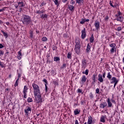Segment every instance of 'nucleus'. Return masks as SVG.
<instances>
[{"label": "nucleus", "mask_w": 124, "mask_h": 124, "mask_svg": "<svg viewBox=\"0 0 124 124\" xmlns=\"http://www.w3.org/2000/svg\"><path fill=\"white\" fill-rule=\"evenodd\" d=\"M0 66H1V67H4V65L3 64V63H2V62H1L0 61Z\"/></svg>", "instance_id": "c03bdc74"}, {"label": "nucleus", "mask_w": 124, "mask_h": 124, "mask_svg": "<svg viewBox=\"0 0 124 124\" xmlns=\"http://www.w3.org/2000/svg\"><path fill=\"white\" fill-rule=\"evenodd\" d=\"M116 20L123 23L124 21V16H122V12L121 11H118V14L115 15Z\"/></svg>", "instance_id": "7ed1b4c3"}, {"label": "nucleus", "mask_w": 124, "mask_h": 124, "mask_svg": "<svg viewBox=\"0 0 124 124\" xmlns=\"http://www.w3.org/2000/svg\"><path fill=\"white\" fill-rule=\"evenodd\" d=\"M47 37H43L42 38V41H43L44 42H45L46 41H47Z\"/></svg>", "instance_id": "4c0bfd02"}, {"label": "nucleus", "mask_w": 124, "mask_h": 124, "mask_svg": "<svg viewBox=\"0 0 124 124\" xmlns=\"http://www.w3.org/2000/svg\"><path fill=\"white\" fill-rule=\"evenodd\" d=\"M17 86H18V82H15V87H17Z\"/></svg>", "instance_id": "13d9d810"}, {"label": "nucleus", "mask_w": 124, "mask_h": 124, "mask_svg": "<svg viewBox=\"0 0 124 124\" xmlns=\"http://www.w3.org/2000/svg\"><path fill=\"white\" fill-rule=\"evenodd\" d=\"M106 73L105 72H104L103 74V75L102 76V77L103 78H105V75H106Z\"/></svg>", "instance_id": "603ef678"}, {"label": "nucleus", "mask_w": 124, "mask_h": 124, "mask_svg": "<svg viewBox=\"0 0 124 124\" xmlns=\"http://www.w3.org/2000/svg\"><path fill=\"white\" fill-rule=\"evenodd\" d=\"M107 106V103L106 102L103 103L102 104H100V108H103V109H104V108Z\"/></svg>", "instance_id": "6ab92c4d"}, {"label": "nucleus", "mask_w": 124, "mask_h": 124, "mask_svg": "<svg viewBox=\"0 0 124 124\" xmlns=\"http://www.w3.org/2000/svg\"><path fill=\"white\" fill-rule=\"evenodd\" d=\"M78 92L79 93H82V90L81 89H78Z\"/></svg>", "instance_id": "864d4df0"}, {"label": "nucleus", "mask_w": 124, "mask_h": 124, "mask_svg": "<svg viewBox=\"0 0 124 124\" xmlns=\"http://www.w3.org/2000/svg\"><path fill=\"white\" fill-rule=\"evenodd\" d=\"M88 124H93V118L91 117V116H89L88 117Z\"/></svg>", "instance_id": "aec40b11"}, {"label": "nucleus", "mask_w": 124, "mask_h": 124, "mask_svg": "<svg viewBox=\"0 0 124 124\" xmlns=\"http://www.w3.org/2000/svg\"><path fill=\"white\" fill-rule=\"evenodd\" d=\"M1 48H3V46L2 44H0V49H1Z\"/></svg>", "instance_id": "bf43d9fd"}, {"label": "nucleus", "mask_w": 124, "mask_h": 124, "mask_svg": "<svg viewBox=\"0 0 124 124\" xmlns=\"http://www.w3.org/2000/svg\"><path fill=\"white\" fill-rule=\"evenodd\" d=\"M33 31L32 30L30 31V37H31V38H32L33 36Z\"/></svg>", "instance_id": "c9c22d12"}, {"label": "nucleus", "mask_w": 124, "mask_h": 124, "mask_svg": "<svg viewBox=\"0 0 124 124\" xmlns=\"http://www.w3.org/2000/svg\"><path fill=\"white\" fill-rule=\"evenodd\" d=\"M45 87H46V91L47 92V85L45 84Z\"/></svg>", "instance_id": "338daca9"}, {"label": "nucleus", "mask_w": 124, "mask_h": 124, "mask_svg": "<svg viewBox=\"0 0 124 124\" xmlns=\"http://www.w3.org/2000/svg\"><path fill=\"white\" fill-rule=\"evenodd\" d=\"M90 19H84V18H81V21H80V24L81 25H83L85 23V22H89Z\"/></svg>", "instance_id": "f3484780"}, {"label": "nucleus", "mask_w": 124, "mask_h": 124, "mask_svg": "<svg viewBox=\"0 0 124 124\" xmlns=\"http://www.w3.org/2000/svg\"><path fill=\"white\" fill-rule=\"evenodd\" d=\"M74 113L75 114V115H78V114H79L80 113V110L78 109H76L74 111Z\"/></svg>", "instance_id": "bb28decb"}, {"label": "nucleus", "mask_w": 124, "mask_h": 124, "mask_svg": "<svg viewBox=\"0 0 124 124\" xmlns=\"http://www.w3.org/2000/svg\"><path fill=\"white\" fill-rule=\"evenodd\" d=\"M6 25H7V26H9V25H10V23L8 22H6Z\"/></svg>", "instance_id": "052dcab7"}, {"label": "nucleus", "mask_w": 124, "mask_h": 124, "mask_svg": "<svg viewBox=\"0 0 124 124\" xmlns=\"http://www.w3.org/2000/svg\"><path fill=\"white\" fill-rule=\"evenodd\" d=\"M89 96L91 99H93V94L92 93H90L89 94Z\"/></svg>", "instance_id": "ea45409f"}, {"label": "nucleus", "mask_w": 124, "mask_h": 124, "mask_svg": "<svg viewBox=\"0 0 124 124\" xmlns=\"http://www.w3.org/2000/svg\"><path fill=\"white\" fill-rule=\"evenodd\" d=\"M27 101L30 103V102H32V98L31 97H29L27 99Z\"/></svg>", "instance_id": "58836bf2"}, {"label": "nucleus", "mask_w": 124, "mask_h": 124, "mask_svg": "<svg viewBox=\"0 0 124 124\" xmlns=\"http://www.w3.org/2000/svg\"><path fill=\"white\" fill-rule=\"evenodd\" d=\"M52 50H53V51H55V50H56V46L53 47H52Z\"/></svg>", "instance_id": "e2e57ef3"}, {"label": "nucleus", "mask_w": 124, "mask_h": 124, "mask_svg": "<svg viewBox=\"0 0 124 124\" xmlns=\"http://www.w3.org/2000/svg\"><path fill=\"white\" fill-rule=\"evenodd\" d=\"M28 90L29 88H28V86H27V85L24 86L23 91L24 98H26L27 97V93H28Z\"/></svg>", "instance_id": "0eeeda50"}, {"label": "nucleus", "mask_w": 124, "mask_h": 124, "mask_svg": "<svg viewBox=\"0 0 124 124\" xmlns=\"http://www.w3.org/2000/svg\"><path fill=\"white\" fill-rule=\"evenodd\" d=\"M22 20L23 24L24 25H29L31 22V18L29 16L23 15Z\"/></svg>", "instance_id": "f257e3e1"}, {"label": "nucleus", "mask_w": 124, "mask_h": 124, "mask_svg": "<svg viewBox=\"0 0 124 124\" xmlns=\"http://www.w3.org/2000/svg\"><path fill=\"white\" fill-rule=\"evenodd\" d=\"M53 1H54L55 5H57V6L60 5V3H59V0H53Z\"/></svg>", "instance_id": "c756f323"}, {"label": "nucleus", "mask_w": 124, "mask_h": 124, "mask_svg": "<svg viewBox=\"0 0 124 124\" xmlns=\"http://www.w3.org/2000/svg\"><path fill=\"white\" fill-rule=\"evenodd\" d=\"M109 46L111 48H115L116 47V45H115V44L112 43V44H110L109 45Z\"/></svg>", "instance_id": "e433bc0d"}, {"label": "nucleus", "mask_w": 124, "mask_h": 124, "mask_svg": "<svg viewBox=\"0 0 124 124\" xmlns=\"http://www.w3.org/2000/svg\"><path fill=\"white\" fill-rule=\"evenodd\" d=\"M81 66L82 68H86V66H87V62H86V59L85 58L82 60Z\"/></svg>", "instance_id": "ddd939ff"}, {"label": "nucleus", "mask_w": 124, "mask_h": 124, "mask_svg": "<svg viewBox=\"0 0 124 124\" xmlns=\"http://www.w3.org/2000/svg\"><path fill=\"white\" fill-rule=\"evenodd\" d=\"M60 57H55L54 58V62H59V61H60Z\"/></svg>", "instance_id": "2f4dec72"}, {"label": "nucleus", "mask_w": 124, "mask_h": 124, "mask_svg": "<svg viewBox=\"0 0 124 124\" xmlns=\"http://www.w3.org/2000/svg\"><path fill=\"white\" fill-rule=\"evenodd\" d=\"M94 26L95 27L96 30H99V28H100L99 25V21H95L94 24Z\"/></svg>", "instance_id": "4468645a"}, {"label": "nucleus", "mask_w": 124, "mask_h": 124, "mask_svg": "<svg viewBox=\"0 0 124 124\" xmlns=\"http://www.w3.org/2000/svg\"><path fill=\"white\" fill-rule=\"evenodd\" d=\"M68 7L70 11H73L74 10V6L71 5H68Z\"/></svg>", "instance_id": "4be33fe9"}, {"label": "nucleus", "mask_w": 124, "mask_h": 124, "mask_svg": "<svg viewBox=\"0 0 124 124\" xmlns=\"http://www.w3.org/2000/svg\"><path fill=\"white\" fill-rule=\"evenodd\" d=\"M91 50V46L89 45V44H88L87 45V48H86V52L87 53H90V51Z\"/></svg>", "instance_id": "5701e85b"}, {"label": "nucleus", "mask_w": 124, "mask_h": 124, "mask_svg": "<svg viewBox=\"0 0 124 124\" xmlns=\"http://www.w3.org/2000/svg\"><path fill=\"white\" fill-rule=\"evenodd\" d=\"M75 124H79V122L78 120H76L75 122Z\"/></svg>", "instance_id": "5fc2aeb1"}, {"label": "nucleus", "mask_w": 124, "mask_h": 124, "mask_svg": "<svg viewBox=\"0 0 124 124\" xmlns=\"http://www.w3.org/2000/svg\"><path fill=\"white\" fill-rule=\"evenodd\" d=\"M43 81L45 83H47V80H46V79H44Z\"/></svg>", "instance_id": "774afa93"}, {"label": "nucleus", "mask_w": 124, "mask_h": 124, "mask_svg": "<svg viewBox=\"0 0 124 124\" xmlns=\"http://www.w3.org/2000/svg\"><path fill=\"white\" fill-rule=\"evenodd\" d=\"M79 41L78 40L77 42V39L75 41L76 46H75V52H76V54L78 55H79L80 54V44Z\"/></svg>", "instance_id": "20e7f679"}, {"label": "nucleus", "mask_w": 124, "mask_h": 124, "mask_svg": "<svg viewBox=\"0 0 124 124\" xmlns=\"http://www.w3.org/2000/svg\"><path fill=\"white\" fill-rule=\"evenodd\" d=\"M94 40V37H93V35L92 34L90 37V42L91 43H93Z\"/></svg>", "instance_id": "cd10ccee"}, {"label": "nucleus", "mask_w": 124, "mask_h": 124, "mask_svg": "<svg viewBox=\"0 0 124 124\" xmlns=\"http://www.w3.org/2000/svg\"><path fill=\"white\" fill-rule=\"evenodd\" d=\"M109 4H110V6H112V7H116V6H117V5H115L114 6L113 5V4L111 2H110Z\"/></svg>", "instance_id": "49530a36"}, {"label": "nucleus", "mask_w": 124, "mask_h": 124, "mask_svg": "<svg viewBox=\"0 0 124 124\" xmlns=\"http://www.w3.org/2000/svg\"><path fill=\"white\" fill-rule=\"evenodd\" d=\"M9 89L8 88H6L5 90V93H9Z\"/></svg>", "instance_id": "a18cd8bd"}, {"label": "nucleus", "mask_w": 124, "mask_h": 124, "mask_svg": "<svg viewBox=\"0 0 124 124\" xmlns=\"http://www.w3.org/2000/svg\"><path fill=\"white\" fill-rule=\"evenodd\" d=\"M116 31H122V27H119L117 28Z\"/></svg>", "instance_id": "79ce46f5"}, {"label": "nucleus", "mask_w": 124, "mask_h": 124, "mask_svg": "<svg viewBox=\"0 0 124 124\" xmlns=\"http://www.w3.org/2000/svg\"><path fill=\"white\" fill-rule=\"evenodd\" d=\"M64 67H66V64L63 63L62 65V68H64Z\"/></svg>", "instance_id": "09e8293b"}, {"label": "nucleus", "mask_w": 124, "mask_h": 124, "mask_svg": "<svg viewBox=\"0 0 124 124\" xmlns=\"http://www.w3.org/2000/svg\"><path fill=\"white\" fill-rule=\"evenodd\" d=\"M63 37H67V34H65V33L64 34H63Z\"/></svg>", "instance_id": "680f3d73"}, {"label": "nucleus", "mask_w": 124, "mask_h": 124, "mask_svg": "<svg viewBox=\"0 0 124 124\" xmlns=\"http://www.w3.org/2000/svg\"><path fill=\"white\" fill-rule=\"evenodd\" d=\"M40 17L41 18V19H44V20H45L46 19V18H47V17H48V16H47V15L45 14V15H40Z\"/></svg>", "instance_id": "b1692460"}, {"label": "nucleus", "mask_w": 124, "mask_h": 124, "mask_svg": "<svg viewBox=\"0 0 124 124\" xmlns=\"http://www.w3.org/2000/svg\"><path fill=\"white\" fill-rule=\"evenodd\" d=\"M107 119V116H106V115H102L100 117V121L101 123H104L106 122Z\"/></svg>", "instance_id": "9d476101"}, {"label": "nucleus", "mask_w": 124, "mask_h": 124, "mask_svg": "<svg viewBox=\"0 0 124 124\" xmlns=\"http://www.w3.org/2000/svg\"><path fill=\"white\" fill-rule=\"evenodd\" d=\"M98 80L100 83H103V78H102V75L99 74L98 75Z\"/></svg>", "instance_id": "2eb2a0df"}, {"label": "nucleus", "mask_w": 124, "mask_h": 124, "mask_svg": "<svg viewBox=\"0 0 124 124\" xmlns=\"http://www.w3.org/2000/svg\"><path fill=\"white\" fill-rule=\"evenodd\" d=\"M108 19H109V16H107L105 18V21H108Z\"/></svg>", "instance_id": "8fccbe9b"}, {"label": "nucleus", "mask_w": 124, "mask_h": 124, "mask_svg": "<svg viewBox=\"0 0 124 124\" xmlns=\"http://www.w3.org/2000/svg\"><path fill=\"white\" fill-rule=\"evenodd\" d=\"M115 50H116L115 47H112V48L110 50V53H114V52H115Z\"/></svg>", "instance_id": "a19ab883"}, {"label": "nucleus", "mask_w": 124, "mask_h": 124, "mask_svg": "<svg viewBox=\"0 0 124 124\" xmlns=\"http://www.w3.org/2000/svg\"><path fill=\"white\" fill-rule=\"evenodd\" d=\"M3 54H4L3 51L2 50H0V56L2 57V56H3Z\"/></svg>", "instance_id": "37998d69"}, {"label": "nucleus", "mask_w": 124, "mask_h": 124, "mask_svg": "<svg viewBox=\"0 0 124 124\" xmlns=\"http://www.w3.org/2000/svg\"><path fill=\"white\" fill-rule=\"evenodd\" d=\"M4 8H3L0 9V12H2V11H4Z\"/></svg>", "instance_id": "4d7b16f0"}, {"label": "nucleus", "mask_w": 124, "mask_h": 124, "mask_svg": "<svg viewBox=\"0 0 124 124\" xmlns=\"http://www.w3.org/2000/svg\"><path fill=\"white\" fill-rule=\"evenodd\" d=\"M17 3L18 5V7H23L24 6V2H23V1L18 2Z\"/></svg>", "instance_id": "393cba45"}, {"label": "nucleus", "mask_w": 124, "mask_h": 124, "mask_svg": "<svg viewBox=\"0 0 124 124\" xmlns=\"http://www.w3.org/2000/svg\"><path fill=\"white\" fill-rule=\"evenodd\" d=\"M36 14H43V13H44V11H43V10H42V11L38 10V11H36Z\"/></svg>", "instance_id": "7c9ffc66"}, {"label": "nucleus", "mask_w": 124, "mask_h": 124, "mask_svg": "<svg viewBox=\"0 0 124 124\" xmlns=\"http://www.w3.org/2000/svg\"><path fill=\"white\" fill-rule=\"evenodd\" d=\"M107 103L108 105V107L109 108H110V107H112V102H111V100H110V98H108L107 99Z\"/></svg>", "instance_id": "dca6fc26"}, {"label": "nucleus", "mask_w": 124, "mask_h": 124, "mask_svg": "<svg viewBox=\"0 0 124 124\" xmlns=\"http://www.w3.org/2000/svg\"><path fill=\"white\" fill-rule=\"evenodd\" d=\"M42 6H43V5H46V3H45V2H43V3H42Z\"/></svg>", "instance_id": "0e129e2a"}, {"label": "nucleus", "mask_w": 124, "mask_h": 124, "mask_svg": "<svg viewBox=\"0 0 124 124\" xmlns=\"http://www.w3.org/2000/svg\"><path fill=\"white\" fill-rule=\"evenodd\" d=\"M35 97L36 98V100L37 101V103H40V102H42V99L41 98V94L40 93L39 95H34Z\"/></svg>", "instance_id": "423d86ee"}, {"label": "nucleus", "mask_w": 124, "mask_h": 124, "mask_svg": "<svg viewBox=\"0 0 124 124\" xmlns=\"http://www.w3.org/2000/svg\"><path fill=\"white\" fill-rule=\"evenodd\" d=\"M72 57V53L68 52V54H67V59L70 60V59H71Z\"/></svg>", "instance_id": "a878e982"}, {"label": "nucleus", "mask_w": 124, "mask_h": 124, "mask_svg": "<svg viewBox=\"0 0 124 124\" xmlns=\"http://www.w3.org/2000/svg\"><path fill=\"white\" fill-rule=\"evenodd\" d=\"M87 36V34L86 33V28H84L83 30L81 31V37L82 39H85Z\"/></svg>", "instance_id": "6e6552de"}, {"label": "nucleus", "mask_w": 124, "mask_h": 124, "mask_svg": "<svg viewBox=\"0 0 124 124\" xmlns=\"http://www.w3.org/2000/svg\"><path fill=\"white\" fill-rule=\"evenodd\" d=\"M110 84H114V83H119V79H117L115 77H112L111 78Z\"/></svg>", "instance_id": "f8f14e48"}, {"label": "nucleus", "mask_w": 124, "mask_h": 124, "mask_svg": "<svg viewBox=\"0 0 124 124\" xmlns=\"http://www.w3.org/2000/svg\"><path fill=\"white\" fill-rule=\"evenodd\" d=\"M87 81V78L86 77V76L83 75L81 77V79L80 82V84L81 85V87H83V85L85 83H86V81Z\"/></svg>", "instance_id": "39448f33"}, {"label": "nucleus", "mask_w": 124, "mask_h": 124, "mask_svg": "<svg viewBox=\"0 0 124 124\" xmlns=\"http://www.w3.org/2000/svg\"><path fill=\"white\" fill-rule=\"evenodd\" d=\"M107 78H108V79H109V80H111V78H112V76L110 74V72H108V73Z\"/></svg>", "instance_id": "72a5a7b5"}, {"label": "nucleus", "mask_w": 124, "mask_h": 124, "mask_svg": "<svg viewBox=\"0 0 124 124\" xmlns=\"http://www.w3.org/2000/svg\"><path fill=\"white\" fill-rule=\"evenodd\" d=\"M32 87L33 90L34 95H39V94L41 93L39 86L35 83H32Z\"/></svg>", "instance_id": "f03ea898"}, {"label": "nucleus", "mask_w": 124, "mask_h": 124, "mask_svg": "<svg viewBox=\"0 0 124 124\" xmlns=\"http://www.w3.org/2000/svg\"><path fill=\"white\" fill-rule=\"evenodd\" d=\"M110 100L112 103H114V104L116 103V102L115 101V100L113 99H111Z\"/></svg>", "instance_id": "6e6d98bb"}, {"label": "nucleus", "mask_w": 124, "mask_h": 124, "mask_svg": "<svg viewBox=\"0 0 124 124\" xmlns=\"http://www.w3.org/2000/svg\"><path fill=\"white\" fill-rule=\"evenodd\" d=\"M17 58L18 59V60H21L22 59V52H21V51H19L18 52Z\"/></svg>", "instance_id": "a211bd4d"}, {"label": "nucleus", "mask_w": 124, "mask_h": 124, "mask_svg": "<svg viewBox=\"0 0 124 124\" xmlns=\"http://www.w3.org/2000/svg\"><path fill=\"white\" fill-rule=\"evenodd\" d=\"M76 3L78 4H82L83 3V0H76Z\"/></svg>", "instance_id": "c85d7f7f"}, {"label": "nucleus", "mask_w": 124, "mask_h": 124, "mask_svg": "<svg viewBox=\"0 0 124 124\" xmlns=\"http://www.w3.org/2000/svg\"><path fill=\"white\" fill-rule=\"evenodd\" d=\"M24 111L25 112L27 115H29V114H30L31 112V108L29 106H27L25 108Z\"/></svg>", "instance_id": "1a4fd4ad"}, {"label": "nucleus", "mask_w": 124, "mask_h": 124, "mask_svg": "<svg viewBox=\"0 0 124 124\" xmlns=\"http://www.w3.org/2000/svg\"><path fill=\"white\" fill-rule=\"evenodd\" d=\"M82 74H85V75H89V70L86 69L85 70V72H83Z\"/></svg>", "instance_id": "f704fd0d"}, {"label": "nucleus", "mask_w": 124, "mask_h": 124, "mask_svg": "<svg viewBox=\"0 0 124 124\" xmlns=\"http://www.w3.org/2000/svg\"><path fill=\"white\" fill-rule=\"evenodd\" d=\"M96 93H99V89L97 88L95 90Z\"/></svg>", "instance_id": "de8ad7c7"}, {"label": "nucleus", "mask_w": 124, "mask_h": 124, "mask_svg": "<svg viewBox=\"0 0 124 124\" xmlns=\"http://www.w3.org/2000/svg\"><path fill=\"white\" fill-rule=\"evenodd\" d=\"M76 3V0H70V4L74 5Z\"/></svg>", "instance_id": "473e14b6"}, {"label": "nucleus", "mask_w": 124, "mask_h": 124, "mask_svg": "<svg viewBox=\"0 0 124 124\" xmlns=\"http://www.w3.org/2000/svg\"><path fill=\"white\" fill-rule=\"evenodd\" d=\"M114 86H113V88L114 89H115V88H116V86L117 85V84H118V82H115V83H114Z\"/></svg>", "instance_id": "3c124183"}, {"label": "nucleus", "mask_w": 124, "mask_h": 124, "mask_svg": "<svg viewBox=\"0 0 124 124\" xmlns=\"http://www.w3.org/2000/svg\"><path fill=\"white\" fill-rule=\"evenodd\" d=\"M1 32H2L3 36H4L5 38H7V37H8V34H7V32H5L3 30L1 31Z\"/></svg>", "instance_id": "412c9836"}, {"label": "nucleus", "mask_w": 124, "mask_h": 124, "mask_svg": "<svg viewBox=\"0 0 124 124\" xmlns=\"http://www.w3.org/2000/svg\"><path fill=\"white\" fill-rule=\"evenodd\" d=\"M96 79H97V75L96 74L93 75L92 80L93 82H92V83L94 84V83H96V82L97 81Z\"/></svg>", "instance_id": "9b49d317"}, {"label": "nucleus", "mask_w": 124, "mask_h": 124, "mask_svg": "<svg viewBox=\"0 0 124 124\" xmlns=\"http://www.w3.org/2000/svg\"><path fill=\"white\" fill-rule=\"evenodd\" d=\"M20 77H21V75H20V74H18L17 79H19Z\"/></svg>", "instance_id": "69168bd1"}]
</instances>
